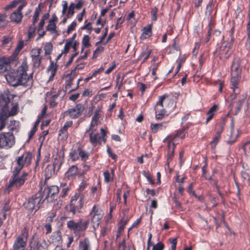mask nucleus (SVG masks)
I'll return each instance as SVG.
<instances>
[{"label":"nucleus","mask_w":250,"mask_h":250,"mask_svg":"<svg viewBox=\"0 0 250 250\" xmlns=\"http://www.w3.org/2000/svg\"><path fill=\"white\" fill-rule=\"evenodd\" d=\"M14 137L9 133L0 134V147L10 148L14 144Z\"/></svg>","instance_id":"1a4fd4ad"},{"label":"nucleus","mask_w":250,"mask_h":250,"mask_svg":"<svg viewBox=\"0 0 250 250\" xmlns=\"http://www.w3.org/2000/svg\"><path fill=\"white\" fill-rule=\"evenodd\" d=\"M104 215L103 210L97 206H94L90 212L91 216V223L94 229H97L99 226L100 221Z\"/></svg>","instance_id":"39448f33"},{"label":"nucleus","mask_w":250,"mask_h":250,"mask_svg":"<svg viewBox=\"0 0 250 250\" xmlns=\"http://www.w3.org/2000/svg\"><path fill=\"white\" fill-rule=\"evenodd\" d=\"M107 152L109 156L112 159L116 160L117 158V156L116 154L112 153L110 147H108L107 149Z\"/></svg>","instance_id":"052dcab7"},{"label":"nucleus","mask_w":250,"mask_h":250,"mask_svg":"<svg viewBox=\"0 0 250 250\" xmlns=\"http://www.w3.org/2000/svg\"><path fill=\"white\" fill-rule=\"evenodd\" d=\"M246 99V96L244 95H242V96L240 97L237 101L235 114H237L240 111L241 109L242 105L244 103Z\"/></svg>","instance_id":"a878e982"},{"label":"nucleus","mask_w":250,"mask_h":250,"mask_svg":"<svg viewBox=\"0 0 250 250\" xmlns=\"http://www.w3.org/2000/svg\"><path fill=\"white\" fill-rule=\"evenodd\" d=\"M241 78V75L239 76H231L230 81V88L233 90L234 89H239L238 88V84Z\"/></svg>","instance_id":"b1692460"},{"label":"nucleus","mask_w":250,"mask_h":250,"mask_svg":"<svg viewBox=\"0 0 250 250\" xmlns=\"http://www.w3.org/2000/svg\"><path fill=\"white\" fill-rule=\"evenodd\" d=\"M98 123L91 122L90 126L89 129H87L85 134L89 133V134H93L97 129V125Z\"/></svg>","instance_id":"f704fd0d"},{"label":"nucleus","mask_w":250,"mask_h":250,"mask_svg":"<svg viewBox=\"0 0 250 250\" xmlns=\"http://www.w3.org/2000/svg\"><path fill=\"white\" fill-rule=\"evenodd\" d=\"M66 77L68 79L66 81L65 83V88H69L72 84V82L75 78V75L73 74V73L71 72L70 74H68L66 76Z\"/></svg>","instance_id":"c85d7f7f"},{"label":"nucleus","mask_w":250,"mask_h":250,"mask_svg":"<svg viewBox=\"0 0 250 250\" xmlns=\"http://www.w3.org/2000/svg\"><path fill=\"white\" fill-rule=\"evenodd\" d=\"M74 9H75V4L74 3H71L69 6L68 7V10L67 13V17H72L74 13Z\"/></svg>","instance_id":"79ce46f5"},{"label":"nucleus","mask_w":250,"mask_h":250,"mask_svg":"<svg viewBox=\"0 0 250 250\" xmlns=\"http://www.w3.org/2000/svg\"><path fill=\"white\" fill-rule=\"evenodd\" d=\"M9 67L8 61H0V73H3L6 71Z\"/></svg>","instance_id":"2f4dec72"},{"label":"nucleus","mask_w":250,"mask_h":250,"mask_svg":"<svg viewBox=\"0 0 250 250\" xmlns=\"http://www.w3.org/2000/svg\"><path fill=\"white\" fill-rule=\"evenodd\" d=\"M104 180L106 183H108L110 181V175L108 170H105L104 172Z\"/></svg>","instance_id":"864d4df0"},{"label":"nucleus","mask_w":250,"mask_h":250,"mask_svg":"<svg viewBox=\"0 0 250 250\" xmlns=\"http://www.w3.org/2000/svg\"><path fill=\"white\" fill-rule=\"evenodd\" d=\"M101 108L100 107H98L94 115L92 117L91 121L92 123H98V121L101 115Z\"/></svg>","instance_id":"7c9ffc66"},{"label":"nucleus","mask_w":250,"mask_h":250,"mask_svg":"<svg viewBox=\"0 0 250 250\" xmlns=\"http://www.w3.org/2000/svg\"><path fill=\"white\" fill-rule=\"evenodd\" d=\"M79 250H90V244L88 238L81 240L79 245Z\"/></svg>","instance_id":"aec40b11"},{"label":"nucleus","mask_w":250,"mask_h":250,"mask_svg":"<svg viewBox=\"0 0 250 250\" xmlns=\"http://www.w3.org/2000/svg\"><path fill=\"white\" fill-rule=\"evenodd\" d=\"M34 244L36 246V250H46L48 247V245L45 240H43V241L40 244L37 240L33 239L30 242L29 246H32V245Z\"/></svg>","instance_id":"dca6fc26"},{"label":"nucleus","mask_w":250,"mask_h":250,"mask_svg":"<svg viewBox=\"0 0 250 250\" xmlns=\"http://www.w3.org/2000/svg\"><path fill=\"white\" fill-rule=\"evenodd\" d=\"M158 9L156 7L153 8L151 11V14L152 16V20L153 21H156L157 20V13Z\"/></svg>","instance_id":"603ef678"},{"label":"nucleus","mask_w":250,"mask_h":250,"mask_svg":"<svg viewBox=\"0 0 250 250\" xmlns=\"http://www.w3.org/2000/svg\"><path fill=\"white\" fill-rule=\"evenodd\" d=\"M80 195L78 193H76L74 196H73L71 198L70 203H72V204H74L75 202H76L77 201H78L80 199Z\"/></svg>","instance_id":"4d7b16f0"},{"label":"nucleus","mask_w":250,"mask_h":250,"mask_svg":"<svg viewBox=\"0 0 250 250\" xmlns=\"http://www.w3.org/2000/svg\"><path fill=\"white\" fill-rule=\"evenodd\" d=\"M200 44L198 43L195 44V47L193 50V56H194V57H196L199 49Z\"/></svg>","instance_id":"13d9d810"},{"label":"nucleus","mask_w":250,"mask_h":250,"mask_svg":"<svg viewBox=\"0 0 250 250\" xmlns=\"http://www.w3.org/2000/svg\"><path fill=\"white\" fill-rule=\"evenodd\" d=\"M78 172V168L75 166L71 167L67 172L65 173V176L68 179H72Z\"/></svg>","instance_id":"6ab92c4d"},{"label":"nucleus","mask_w":250,"mask_h":250,"mask_svg":"<svg viewBox=\"0 0 250 250\" xmlns=\"http://www.w3.org/2000/svg\"><path fill=\"white\" fill-rule=\"evenodd\" d=\"M128 221V218L127 216H126L125 215H124L121 221V224L126 225L127 222Z\"/></svg>","instance_id":"338daca9"},{"label":"nucleus","mask_w":250,"mask_h":250,"mask_svg":"<svg viewBox=\"0 0 250 250\" xmlns=\"http://www.w3.org/2000/svg\"><path fill=\"white\" fill-rule=\"evenodd\" d=\"M168 149V151L167 152V159L168 160H170L172 159V157L174 153V144H173V146H171L170 147V148L167 146Z\"/></svg>","instance_id":"a18cd8bd"},{"label":"nucleus","mask_w":250,"mask_h":250,"mask_svg":"<svg viewBox=\"0 0 250 250\" xmlns=\"http://www.w3.org/2000/svg\"><path fill=\"white\" fill-rule=\"evenodd\" d=\"M70 204L77 209V211L78 212H81L80 210L83 208V196H81L79 200L75 202L74 204H72V203Z\"/></svg>","instance_id":"bb28decb"},{"label":"nucleus","mask_w":250,"mask_h":250,"mask_svg":"<svg viewBox=\"0 0 250 250\" xmlns=\"http://www.w3.org/2000/svg\"><path fill=\"white\" fill-rule=\"evenodd\" d=\"M12 39H13V38L12 37L6 36H3L2 37V45L3 46H6L9 44H10V45L9 46L10 47L12 44Z\"/></svg>","instance_id":"473e14b6"},{"label":"nucleus","mask_w":250,"mask_h":250,"mask_svg":"<svg viewBox=\"0 0 250 250\" xmlns=\"http://www.w3.org/2000/svg\"><path fill=\"white\" fill-rule=\"evenodd\" d=\"M17 109H18L17 105L14 106L12 108L10 112H9V113L7 112L8 115H9V116L16 115L17 112Z\"/></svg>","instance_id":"6e6d98bb"},{"label":"nucleus","mask_w":250,"mask_h":250,"mask_svg":"<svg viewBox=\"0 0 250 250\" xmlns=\"http://www.w3.org/2000/svg\"><path fill=\"white\" fill-rule=\"evenodd\" d=\"M50 241L56 247H62V238L61 232L60 230L54 231L50 237Z\"/></svg>","instance_id":"4468645a"},{"label":"nucleus","mask_w":250,"mask_h":250,"mask_svg":"<svg viewBox=\"0 0 250 250\" xmlns=\"http://www.w3.org/2000/svg\"><path fill=\"white\" fill-rule=\"evenodd\" d=\"M152 35L151 26L148 25L147 26L143 29V33L141 36V39H147L150 37Z\"/></svg>","instance_id":"393cba45"},{"label":"nucleus","mask_w":250,"mask_h":250,"mask_svg":"<svg viewBox=\"0 0 250 250\" xmlns=\"http://www.w3.org/2000/svg\"><path fill=\"white\" fill-rule=\"evenodd\" d=\"M69 155L73 161L77 160L79 159L78 147L77 149H72Z\"/></svg>","instance_id":"72a5a7b5"},{"label":"nucleus","mask_w":250,"mask_h":250,"mask_svg":"<svg viewBox=\"0 0 250 250\" xmlns=\"http://www.w3.org/2000/svg\"><path fill=\"white\" fill-rule=\"evenodd\" d=\"M22 17V13L15 11L11 14L10 18L12 21L18 23L21 21Z\"/></svg>","instance_id":"4be33fe9"},{"label":"nucleus","mask_w":250,"mask_h":250,"mask_svg":"<svg viewBox=\"0 0 250 250\" xmlns=\"http://www.w3.org/2000/svg\"><path fill=\"white\" fill-rule=\"evenodd\" d=\"M69 212H71L72 213V216L74 215L75 214L76 211L77 210V209L75 208L74 206L71 205L70 203L69 205Z\"/></svg>","instance_id":"0e129e2a"},{"label":"nucleus","mask_w":250,"mask_h":250,"mask_svg":"<svg viewBox=\"0 0 250 250\" xmlns=\"http://www.w3.org/2000/svg\"><path fill=\"white\" fill-rule=\"evenodd\" d=\"M79 157H80L81 160L85 161L88 158V154L85 151L83 150L80 146L78 147Z\"/></svg>","instance_id":"c756f323"},{"label":"nucleus","mask_w":250,"mask_h":250,"mask_svg":"<svg viewBox=\"0 0 250 250\" xmlns=\"http://www.w3.org/2000/svg\"><path fill=\"white\" fill-rule=\"evenodd\" d=\"M167 97V96L166 95L160 96L159 97V100L158 102L157 103L155 108H157L158 107V108H163V103L164 101L165 100V99Z\"/></svg>","instance_id":"4c0bfd02"},{"label":"nucleus","mask_w":250,"mask_h":250,"mask_svg":"<svg viewBox=\"0 0 250 250\" xmlns=\"http://www.w3.org/2000/svg\"><path fill=\"white\" fill-rule=\"evenodd\" d=\"M62 14L64 15L67 8V2L66 1H63Z\"/></svg>","instance_id":"774afa93"},{"label":"nucleus","mask_w":250,"mask_h":250,"mask_svg":"<svg viewBox=\"0 0 250 250\" xmlns=\"http://www.w3.org/2000/svg\"><path fill=\"white\" fill-rule=\"evenodd\" d=\"M155 118L157 120H162L166 115L167 111L164 108H155Z\"/></svg>","instance_id":"5701e85b"},{"label":"nucleus","mask_w":250,"mask_h":250,"mask_svg":"<svg viewBox=\"0 0 250 250\" xmlns=\"http://www.w3.org/2000/svg\"><path fill=\"white\" fill-rule=\"evenodd\" d=\"M72 125V121H68L65 123L63 126L60 130L59 135L62 136L63 139H66L67 137V128L68 127L71 126Z\"/></svg>","instance_id":"a211bd4d"},{"label":"nucleus","mask_w":250,"mask_h":250,"mask_svg":"<svg viewBox=\"0 0 250 250\" xmlns=\"http://www.w3.org/2000/svg\"><path fill=\"white\" fill-rule=\"evenodd\" d=\"M218 108V106L217 105H214L212 106L209 111L208 112V114H213V115L215 114V112L216 111Z\"/></svg>","instance_id":"680f3d73"},{"label":"nucleus","mask_w":250,"mask_h":250,"mask_svg":"<svg viewBox=\"0 0 250 250\" xmlns=\"http://www.w3.org/2000/svg\"><path fill=\"white\" fill-rule=\"evenodd\" d=\"M104 48L102 46L98 47L93 53V58H96L97 56L104 51Z\"/></svg>","instance_id":"3c124183"},{"label":"nucleus","mask_w":250,"mask_h":250,"mask_svg":"<svg viewBox=\"0 0 250 250\" xmlns=\"http://www.w3.org/2000/svg\"><path fill=\"white\" fill-rule=\"evenodd\" d=\"M42 58V57L32 58L34 67H39V66L41 64Z\"/></svg>","instance_id":"a19ab883"},{"label":"nucleus","mask_w":250,"mask_h":250,"mask_svg":"<svg viewBox=\"0 0 250 250\" xmlns=\"http://www.w3.org/2000/svg\"><path fill=\"white\" fill-rule=\"evenodd\" d=\"M77 25V23L75 21H73L72 22L71 24L68 27L67 30V33L69 34L72 31L74 30L75 29V27Z\"/></svg>","instance_id":"5fc2aeb1"},{"label":"nucleus","mask_w":250,"mask_h":250,"mask_svg":"<svg viewBox=\"0 0 250 250\" xmlns=\"http://www.w3.org/2000/svg\"><path fill=\"white\" fill-rule=\"evenodd\" d=\"M42 50L41 49L39 48H34L31 50V58H36V57H40V54L42 52Z\"/></svg>","instance_id":"e433bc0d"},{"label":"nucleus","mask_w":250,"mask_h":250,"mask_svg":"<svg viewBox=\"0 0 250 250\" xmlns=\"http://www.w3.org/2000/svg\"><path fill=\"white\" fill-rule=\"evenodd\" d=\"M53 48V45L51 42L46 43L44 47V50L46 55H49L51 54Z\"/></svg>","instance_id":"c9c22d12"},{"label":"nucleus","mask_w":250,"mask_h":250,"mask_svg":"<svg viewBox=\"0 0 250 250\" xmlns=\"http://www.w3.org/2000/svg\"><path fill=\"white\" fill-rule=\"evenodd\" d=\"M27 236L28 233L25 229L15 240L13 246V250H24L26 246Z\"/></svg>","instance_id":"6e6552de"},{"label":"nucleus","mask_w":250,"mask_h":250,"mask_svg":"<svg viewBox=\"0 0 250 250\" xmlns=\"http://www.w3.org/2000/svg\"><path fill=\"white\" fill-rule=\"evenodd\" d=\"M28 65L26 61L22 62L21 65L16 71L13 70L5 75V78L8 83L13 86L22 85L30 87L32 85L33 80L31 74L28 76L26 71Z\"/></svg>","instance_id":"f257e3e1"},{"label":"nucleus","mask_w":250,"mask_h":250,"mask_svg":"<svg viewBox=\"0 0 250 250\" xmlns=\"http://www.w3.org/2000/svg\"><path fill=\"white\" fill-rule=\"evenodd\" d=\"M240 60L239 58H235L232 62L231 67V75L239 76L241 75V68L240 67Z\"/></svg>","instance_id":"ddd939ff"},{"label":"nucleus","mask_w":250,"mask_h":250,"mask_svg":"<svg viewBox=\"0 0 250 250\" xmlns=\"http://www.w3.org/2000/svg\"><path fill=\"white\" fill-rule=\"evenodd\" d=\"M45 199L43 198L41 193H37L29 198L24 202L23 206L25 208L29 211H33L35 212L38 210L41 205L43 203Z\"/></svg>","instance_id":"f03ea898"},{"label":"nucleus","mask_w":250,"mask_h":250,"mask_svg":"<svg viewBox=\"0 0 250 250\" xmlns=\"http://www.w3.org/2000/svg\"><path fill=\"white\" fill-rule=\"evenodd\" d=\"M20 172V170L14 169L12 172V175L11 179L9 180V184L7 186V188L9 189L15 186L18 188L23 185L25 183L27 176V173L26 172L23 173L21 176H19Z\"/></svg>","instance_id":"7ed1b4c3"},{"label":"nucleus","mask_w":250,"mask_h":250,"mask_svg":"<svg viewBox=\"0 0 250 250\" xmlns=\"http://www.w3.org/2000/svg\"><path fill=\"white\" fill-rule=\"evenodd\" d=\"M40 12V9L39 8V7L36 8L35 9V11L34 12V14L33 16V23H34V24H35L36 22L38 21Z\"/></svg>","instance_id":"c03bdc74"},{"label":"nucleus","mask_w":250,"mask_h":250,"mask_svg":"<svg viewBox=\"0 0 250 250\" xmlns=\"http://www.w3.org/2000/svg\"><path fill=\"white\" fill-rule=\"evenodd\" d=\"M213 1H210L209 2L206 8V15H210L211 12L212 11V9L213 8Z\"/></svg>","instance_id":"de8ad7c7"},{"label":"nucleus","mask_w":250,"mask_h":250,"mask_svg":"<svg viewBox=\"0 0 250 250\" xmlns=\"http://www.w3.org/2000/svg\"><path fill=\"white\" fill-rule=\"evenodd\" d=\"M164 249V245L161 242H159L153 245L152 250H163Z\"/></svg>","instance_id":"09e8293b"},{"label":"nucleus","mask_w":250,"mask_h":250,"mask_svg":"<svg viewBox=\"0 0 250 250\" xmlns=\"http://www.w3.org/2000/svg\"><path fill=\"white\" fill-rule=\"evenodd\" d=\"M56 28L57 26L55 23H53L52 21H49L46 29L50 32L51 34H53L54 38H56L59 35V33L56 30Z\"/></svg>","instance_id":"f3484780"},{"label":"nucleus","mask_w":250,"mask_h":250,"mask_svg":"<svg viewBox=\"0 0 250 250\" xmlns=\"http://www.w3.org/2000/svg\"><path fill=\"white\" fill-rule=\"evenodd\" d=\"M35 26L34 23H33L29 28L28 29V35L30 36L33 34L35 31Z\"/></svg>","instance_id":"69168bd1"},{"label":"nucleus","mask_w":250,"mask_h":250,"mask_svg":"<svg viewBox=\"0 0 250 250\" xmlns=\"http://www.w3.org/2000/svg\"><path fill=\"white\" fill-rule=\"evenodd\" d=\"M143 174L146 177L147 180L149 182V183L151 184H152V185L154 184V181L152 179V178L151 175L150 173H149V172L144 171L143 172Z\"/></svg>","instance_id":"37998d69"},{"label":"nucleus","mask_w":250,"mask_h":250,"mask_svg":"<svg viewBox=\"0 0 250 250\" xmlns=\"http://www.w3.org/2000/svg\"><path fill=\"white\" fill-rule=\"evenodd\" d=\"M89 224V221H83L82 219L78 222H75L73 220H69L67 222V227L69 229L74 231L76 235H80V233L85 230Z\"/></svg>","instance_id":"20e7f679"},{"label":"nucleus","mask_w":250,"mask_h":250,"mask_svg":"<svg viewBox=\"0 0 250 250\" xmlns=\"http://www.w3.org/2000/svg\"><path fill=\"white\" fill-rule=\"evenodd\" d=\"M90 138V142L94 146H96L97 144H100V140L101 137L98 133H95L93 134H89Z\"/></svg>","instance_id":"412c9836"},{"label":"nucleus","mask_w":250,"mask_h":250,"mask_svg":"<svg viewBox=\"0 0 250 250\" xmlns=\"http://www.w3.org/2000/svg\"><path fill=\"white\" fill-rule=\"evenodd\" d=\"M9 117L7 111L5 109H2L0 111V131L5 127L7 118Z\"/></svg>","instance_id":"2eb2a0df"},{"label":"nucleus","mask_w":250,"mask_h":250,"mask_svg":"<svg viewBox=\"0 0 250 250\" xmlns=\"http://www.w3.org/2000/svg\"><path fill=\"white\" fill-rule=\"evenodd\" d=\"M59 191V188L56 186H52L44 188L43 193L46 194L45 198L51 197L53 200H55L57 197V195Z\"/></svg>","instance_id":"f8f14e48"},{"label":"nucleus","mask_w":250,"mask_h":250,"mask_svg":"<svg viewBox=\"0 0 250 250\" xmlns=\"http://www.w3.org/2000/svg\"><path fill=\"white\" fill-rule=\"evenodd\" d=\"M162 126V124H152L151 125V129L153 133H156Z\"/></svg>","instance_id":"8fccbe9b"},{"label":"nucleus","mask_w":250,"mask_h":250,"mask_svg":"<svg viewBox=\"0 0 250 250\" xmlns=\"http://www.w3.org/2000/svg\"><path fill=\"white\" fill-rule=\"evenodd\" d=\"M33 157V154L30 152H25L23 154L16 159L17 166L14 169L21 170L24 165L29 166Z\"/></svg>","instance_id":"0eeeda50"},{"label":"nucleus","mask_w":250,"mask_h":250,"mask_svg":"<svg viewBox=\"0 0 250 250\" xmlns=\"http://www.w3.org/2000/svg\"><path fill=\"white\" fill-rule=\"evenodd\" d=\"M84 107L82 104H77L74 107L64 112L65 115L69 114L72 119L77 118L82 115L84 111Z\"/></svg>","instance_id":"9d476101"},{"label":"nucleus","mask_w":250,"mask_h":250,"mask_svg":"<svg viewBox=\"0 0 250 250\" xmlns=\"http://www.w3.org/2000/svg\"><path fill=\"white\" fill-rule=\"evenodd\" d=\"M89 40L90 38L88 35L83 37L82 40V46H83V47H87L90 46Z\"/></svg>","instance_id":"58836bf2"},{"label":"nucleus","mask_w":250,"mask_h":250,"mask_svg":"<svg viewBox=\"0 0 250 250\" xmlns=\"http://www.w3.org/2000/svg\"><path fill=\"white\" fill-rule=\"evenodd\" d=\"M126 246H125V239H123V241L120 243L119 246V250H125Z\"/></svg>","instance_id":"bf43d9fd"},{"label":"nucleus","mask_w":250,"mask_h":250,"mask_svg":"<svg viewBox=\"0 0 250 250\" xmlns=\"http://www.w3.org/2000/svg\"><path fill=\"white\" fill-rule=\"evenodd\" d=\"M234 40V37H231L229 42L224 41L222 43L219 51L221 59H227L232 53V48Z\"/></svg>","instance_id":"423d86ee"},{"label":"nucleus","mask_w":250,"mask_h":250,"mask_svg":"<svg viewBox=\"0 0 250 250\" xmlns=\"http://www.w3.org/2000/svg\"><path fill=\"white\" fill-rule=\"evenodd\" d=\"M185 130V128H182L179 130H178L175 135H170L167 136L164 140L163 142L167 143L168 147L170 148V147L171 146H173V143H172V142L175 138L181 137L182 139H183L184 137Z\"/></svg>","instance_id":"9b49d317"},{"label":"nucleus","mask_w":250,"mask_h":250,"mask_svg":"<svg viewBox=\"0 0 250 250\" xmlns=\"http://www.w3.org/2000/svg\"><path fill=\"white\" fill-rule=\"evenodd\" d=\"M151 51L150 50L146 48L145 50L143 51L141 54L140 55L138 60H141L143 57H144V59L143 60V62H145L149 57V55L151 53Z\"/></svg>","instance_id":"cd10ccee"},{"label":"nucleus","mask_w":250,"mask_h":250,"mask_svg":"<svg viewBox=\"0 0 250 250\" xmlns=\"http://www.w3.org/2000/svg\"><path fill=\"white\" fill-rule=\"evenodd\" d=\"M233 91V93L229 96V98L231 100H234L235 99L236 95L239 92V89H234V90Z\"/></svg>","instance_id":"e2e57ef3"},{"label":"nucleus","mask_w":250,"mask_h":250,"mask_svg":"<svg viewBox=\"0 0 250 250\" xmlns=\"http://www.w3.org/2000/svg\"><path fill=\"white\" fill-rule=\"evenodd\" d=\"M21 2V0H14L9 5H7L4 8L5 10H7L10 9H12L16 6V5Z\"/></svg>","instance_id":"ea45409f"},{"label":"nucleus","mask_w":250,"mask_h":250,"mask_svg":"<svg viewBox=\"0 0 250 250\" xmlns=\"http://www.w3.org/2000/svg\"><path fill=\"white\" fill-rule=\"evenodd\" d=\"M23 47V41H21L19 42L15 50L14 54L17 55L21 51Z\"/></svg>","instance_id":"49530a36"}]
</instances>
